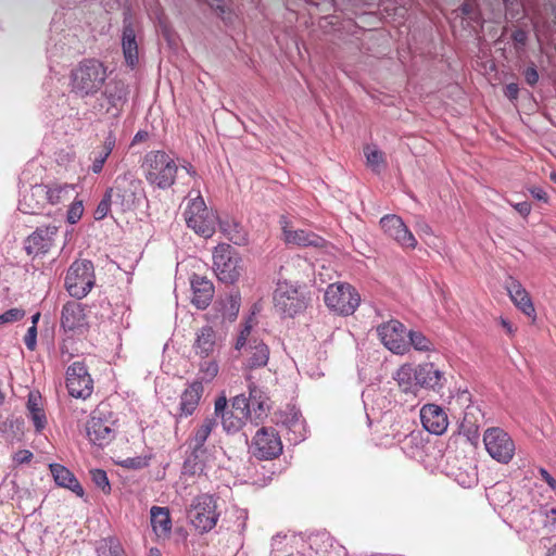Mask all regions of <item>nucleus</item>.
I'll return each instance as SVG.
<instances>
[{"label":"nucleus","instance_id":"1","mask_svg":"<svg viewBox=\"0 0 556 556\" xmlns=\"http://www.w3.org/2000/svg\"><path fill=\"white\" fill-rule=\"evenodd\" d=\"M393 379L403 393L413 395L420 389L440 392L446 383L444 371L431 362L416 366L405 363L394 371Z\"/></svg>","mask_w":556,"mask_h":556},{"label":"nucleus","instance_id":"2","mask_svg":"<svg viewBox=\"0 0 556 556\" xmlns=\"http://www.w3.org/2000/svg\"><path fill=\"white\" fill-rule=\"evenodd\" d=\"M106 77V67L102 62L94 59L84 60L71 72V92L80 98L94 96L104 86Z\"/></svg>","mask_w":556,"mask_h":556},{"label":"nucleus","instance_id":"3","mask_svg":"<svg viewBox=\"0 0 556 556\" xmlns=\"http://www.w3.org/2000/svg\"><path fill=\"white\" fill-rule=\"evenodd\" d=\"M141 169L149 185L164 190L175 184L178 165L169 154L157 150L144 155Z\"/></svg>","mask_w":556,"mask_h":556},{"label":"nucleus","instance_id":"4","mask_svg":"<svg viewBox=\"0 0 556 556\" xmlns=\"http://www.w3.org/2000/svg\"><path fill=\"white\" fill-rule=\"evenodd\" d=\"M191 195L192 191L189 193V197ZM184 215L188 227L195 233L204 238H211L214 235L218 216L216 212L206 206L199 191L189 199Z\"/></svg>","mask_w":556,"mask_h":556},{"label":"nucleus","instance_id":"5","mask_svg":"<svg viewBox=\"0 0 556 556\" xmlns=\"http://www.w3.org/2000/svg\"><path fill=\"white\" fill-rule=\"evenodd\" d=\"M274 302L283 316L294 317L306 309L309 296L302 286L282 280L277 283Z\"/></svg>","mask_w":556,"mask_h":556},{"label":"nucleus","instance_id":"6","mask_svg":"<svg viewBox=\"0 0 556 556\" xmlns=\"http://www.w3.org/2000/svg\"><path fill=\"white\" fill-rule=\"evenodd\" d=\"M329 311L339 316H351L361 304L357 290L348 282L330 283L324 294Z\"/></svg>","mask_w":556,"mask_h":556},{"label":"nucleus","instance_id":"7","mask_svg":"<svg viewBox=\"0 0 556 556\" xmlns=\"http://www.w3.org/2000/svg\"><path fill=\"white\" fill-rule=\"evenodd\" d=\"M215 426L216 420L214 418L207 417L194 431V434L190 440L192 453L184 464L185 473L194 476L204 472L205 463L202 459V456L205 454L204 444Z\"/></svg>","mask_w":556,"mask_h":556},{"label":"nucleus","instance_id":"8","mask_svg":"<svg viewBox=\"0 0 556 556\" xmlns=\"http://www.w3.org/2000/svg\"><path fill=\"white\" fill-rule=\"evenodd\" d=\"M218 518L217 503L213 496L203 494L192 501L189 519L199 533L211 531L216 526Z\"/></svg>","mask_w":556,"mask_h":556},{"label":"nucleus","instance_id":"9","mask_svg":"<svg viewBox=\"0 0 556 556\" xmlns=\"http://www.w3.org/2000/svg\"><path fill=\"white\" fill-rule=\"evenodd\" d=\"M85 429L89 442L99 447L108 445L115 438L116 430L111 413L101 408L92 412Z\"/></svg>","mask_w":556,"mask_h":556},{"label":"nucleus","instance_id":"10","mask_svg":"<svg viewBox=\"0 0 556 556\" xmlns=\"http://www.w3.org/2000/svg\"><path fill=\"white\" fill-rule=\"evenodd\" d=\"M94 283L93 266L89 261H76L67 270L65 287L77 299L85 298Z\"/></svg>","mask_w":556,"mask_h":556},{"label":"nucleus","instance_id":"11","mask_svg":"<svg viewBox=\"0 0 556 556\" xmlns=\"http://www.w3.org/2000/svg\"><path fill=\"white\" fill-rule=\"evenodd\" d=\"M484 447L491 458L500 464H508L515 456V443L507 432L497 427L483 433Z\"/></svg>","mask_w":556,"mask_h":556},{"label":"nucleus","instance_id":"12","mask_svg":"<svg viewBox=\"0 0 556 556\" xmlns=\"http://www.w3.org/2000/svg\"><path fill=\"white\" fill-rule=\"evenodd\" d=\"M213 267L217 278L233 283L240 276V257L228 244H219L213 252Z\"/></svg>","mask_w":556,"mask_h":556},{"label":"nucleus","instance_id":"13","mask_svg":"<svg viewBox=\"0 0 556 556\" xmlns=\"http://www.w3.org/2000/svg\"><path fill=\"white\" fill-rule=\"evenodd\" d=\"M381 343L392 353L404 355L409 350L406 342V329L402 323L390 319L377 327Z\"/></svg>","mask_w":556,"mask_h":556},{"label":"nucleus","instance_id":"14","mask_svg":"<svg viewBox=\"0 0 556 556\" xmlns=\"http://www.w3.org/2000/svg\"><path fill=\"white\" fill-rule=\"evenodd\" d=\"M66 387L73 397L85 400L91 395L93 381L84 363L75 362L67 368Z\"/></svg>","mask_w":556,"mask_h":556},{"label":"nucleus","instance_id":"15","mask_svg":"<svg viewBox=\"0 0 556 556\" xmlns=\"http://www.w3.org/2000/svg\"><path fill=\"white\" fill-rule=\"evenodd\" d=\"M380 226L383 232L402 248L415 249L417 247L416 238L400 216L386 215L380 219Z\"/></svg>","mask_w":556,"mask_h":556},{"label":"nucleus","instance_id":"16","mask_svg":"<svg viewBox=\"0 0 556 556\" xmlns=\"http://www.w3.org/2000/svg\"><path fill=\"white\" fill-rule=\"evenodd\" d=\"M253 446L254 455L263 459L277 457L282 452L280 437L274 429H260L253 439Z\"/></svg>","mask_w":556,"mask_h":556},{"label":"nucleus","instance_id":"17","mask_svg":"<svg viewBox=\"0 0 556 556\" xmlns=\"http://www.w3.org/2000/svg\"><path fill=\"white\" fill-rule=\"evenodd\" d=\"M282 239L288 245L296 247H323L325 240L318 235L300 228H294L291 223L281 217Z\"/></svg>","mask_w":556,"mask_h":556},{"label":"nucleus","instance_id":"18","mask_svg":"<svg viewBox=\"0 0 556 556\" xmlns=\"http://www.w3.org/2000/svg\"><path fill=\"white\" fill-rule=\"evenodd\" d=\"M61 326L67 332L84 333L89 324L84 306L75 301L67 302L61 314Z\"/></svg>","mask_w":556,"mask_h":556},{"label":"nucleus","instance_id":"19","mask_svg":"<svg viewBox=\"0 0 556 556\" xmlns=\"http://www.w3.org/2000/svg\"><path fill=\"white\" fill-rule=\"evenodd\" d=\"M422 427L434 435H442L448 428V417L445 410L437 404H425L419 412Z\"/></svg>","mask_w":556,"mask_h":556},{"label":"nucleus","instance_id":"20","mask_svg":"<svg viewBox=\"0 0 556 556\" xmlns=\"http://www.w3.org/2000/svg\"><path fill=\"white\" fill-rule=\"evenodd\" d=\"M136 188L137 180L131 173H125L119 175L108 193L115 192L119 203L124 210H129L135 205L136 202Z\"/></svg>","mask_w":556,"mask_h":556},{"label":"nucleus","instance_id":"21","mask_svg":"<svg viewBox=\"0 0 556 556\" xmlns=\"http://www.w3.org/2000/svg\"><path fill=\"white\" fill-rule=\"evenodd\" d=\"M55 233L56 227L54 226L37 229L27 239V253L34 256L47 253L53 244Z\"/></svg>","mask_w":556,"mask_h":556},{"label":"nucleus","instance_id":"22","mask_svg":"<svg viewBox=\"0 0 556 556\" xmlns=\"http://www.w3.org/2000/svg\"><path fill=\"white\" fill-rule=\"evenodd\" d=\"M121 46L126 65L135 68L139 63V46L130 22H124Z\"/></svg>","mask_w":556,"mask_h":556},{"label":"nucleus","instance_id":"23","mask_svg":"<svg viewBox=\"0 0 556 556\" xmlns=\"http://www.w3.org/2000/svg\"><path fill=\"white\" fill-rule=\"evenodd\" d=\"M216 346V331L212 326H203L197 330L192 345L193 352L197 356L200 358H208L213 355Z\"/></svg>","mask_w":556,"mask_h":556},{"label":"nucleus","instance_id":"24","mask_svg":"<svg viewBox=\"0 0 556 556\" xmlns=\"http://www.w3.org/2000/svg\"><path fill=\"white\" fill-rule=\"evenodd\" d=\"M507 292L513 301V303L528 317L535 320L536 313L533 305V302L530 298L528 291L522 287V285L515 279H511L507 286Z\"/></svg>","mask_w":556,"mask_h":556},{"label":"nucleus","instance_id":"25","mask_svg":"<svg viewBox=\"0 0 556 556\" xmlns=\"http://www.w3.org/2000/svg\"><path fill=\"white\" fill-rule=\"evenodd\" d=\"M192 304L199 308H206L214 295V287L205 277L194 275L191 279Z\"/></svg>","mask_w":556,"mask_h":556},{"label":"nucleus","instance_id":"26","mask_svg":"<svg viewBox=\"0 0 556 556\" xmlns=\"http://www.w3.org/2000/svg\"><path fill=\"white\" fill-rule=\"evenodd\" d=\"M151 527L157 539H168L172 533V518L167 507L152 506L150 509Z\"/></svg>","mask_w":556,"mask_h":556},{"label":"nucleus","instance_id":"27","mask_svg":"<svg viewBox=\"0 0 556 556\" xmlns=\"http://www.w3.org/2000/svg\"><path fill=\"white\" fill-rule=\"evenodd\" d=\"M249 391V402L252 412L251 421L257 424L260 420H263L269 412V397L253 382L250 383Z\"/></svg>","mask_w":556,"mask_h":556},{"label":"nucleus","instance_id":"28","mask_svg":"<svg viewBox=\"0 0 556 556\" xmlns=\"http://www.w3.org/2000/svg\"><path fill=\"white\" fill-rule=\"evenodd\" d=\"M46 185H35L23 194L18 208L25 214H36L46 204Z\"/></svg>","mask_w":556,"mask_h":556},{"label":"nucleus","instance_id":"29","mask_svg":"<svg viewBox=\"0 0 556 556\" xmlns=\"http://www.w3.org/2000/svg\"><path fill=\"white\" fill-rule=\"evenodd\" d=\"M269 348L263 341H255L244 351V369L253 370L265 367L269 361Z\"/></svg>","mask_w":556,"mask_h":556},{"label":"nucleus","instance_id":"30","mask_svg":"<svg viewBox=\"0 0 556 556\" xmlns=\"http://www.w3.org/2000/svg\"><path fill=\"white\" fill-rule=\"evenodd\" d=\"M49 468L56 484L70 489L79 497L84 496V489L72 471L61 464H50Z\"/></svg>","mask_w":556,"mask_h":556},{"label":"nucleus","instance_id":"31","mask_svg":"<svg viewBox=\"0 0 556 556\" xmlns=\"http://www.w3.org/2000/svg\"><path fill=\"white\" fill-rule=\"evenodd\" d=\"M203 393V384L200 381H193L181 394L180 412L185 416H190L197 409Z\"/></svg>","mask_w":556,"mask_h":556},{"label":"nucleus","instance_id":"32","mask_svg":"<svg viewBox=\"0 0 556 556\" xmlns=\"http://www.w3.org/2000/svg\"><path fill=\"white\" fill-rule=\"evenodd\" d=\"M219 229L223 235L235 244L240 245L247 242V232L240 224L232 218L220 220Z\"/></svg>","mask_w":556,"mask_h":556},{"label":"nucleus","instance_id":"33","mask_svg":"<svg viewBox=\"0 0 556 556\" xmlns=\"http://www.w3.org/2000/svg\"><path fill=\"white\" fill-rule=\"evenodd\" d=\"M254 319L253 317H250L243 327L240 329L236 342H235V350L242 351L247 350L250 344H254L255 341H261L255 337V333L253 331L254 329Z\"/></svg>","mask_w":556,"mask_h":556},{"label":"nucleus","instance_id":"34","mask_svg":"<svg viewBox=\"0 0 556 556\" xmlns=\"http://www.w3.org/2000/svg\"><path fill=\"white\" fill-rule=\"evenodd\" d=\"M74 190V186L72 185H46V203H50L52 205L58 204L65 199L68 198L71 191Z\"/></svg>","mask_w":556,"mask_h":556},{"label":"nucleus","instance_id":"35","mask_svg":"<svg viewBox=\"0 0 556 556\" xmlns=\"http://www.w3.org/2000/svg\"><path fill=\"white\" fill-rule=\"evenodd\" d=\"M219 366L215 359H205L199 364V380L203 382H212L218 375Z\"/></svg>","mask_w":556,"mask_h":556},{"label":"nucleus","instance_id":"36","mask_svg":"<svg viewBox=\"0 0 556 556\" xmlns=\"http://www.w3.org/2000/svg\"><path fill=\"white\" fill-rule=\"evenodd\" d=\"M367 166L370 167L372 170H380L384 164V155L382 151H380L376 146H368L364 150Z\"/></svg>","mask_w":556,"mask_h":556},{"label":"nucleus","instance_id":"37","mask_svg":"<svg viewBox=\"0 0 556 556\" xmlns=\"http://www.w3.org/2000/svg\"><path fill=\"white\" fill-rule=\"evenodd\" d=\"M409 339V343L416 351L419 352H431L434 351L433 343L420 331H409L406 333Z\"/></svg>","mask_w":556,"mask_h":556},{"label":"nucleus","instance_id":"38","mask_svg":"<svg viewBox=\"0 0 556 556\" xmlns=\"http://www.w3.org/2000/svg\"><path fill=\"white\" fill-rule=\"evenodd\" d=\"M220 419L223 428L227 432H236L242 428L245 417H242L241 414H236L233 410H228Z\"/></svg>","mask_w":556,"mask_h":556},{"label":"nucleus","instance_id":"39","mask_svg":"<svg viewBox=\"0 0 556 556\" xmlns=\"http://www.w3.org/2000/svg\"><path fill=\"white\" fill-rule=\"evenodd\" d=\"M231 406L235 412H239L247 420H251L252 412L250 402L243 394L235 396L231 401Z\"/></svg>","mask_w":556,"mask_h":556},{"label":"nucleus","instance_id":"40","mask_svg":"<svg viewBox=\"0 0 556 556\" xmlns=\"http://www.w3.org/2000/svg\"><path fill=\"white\" fill-rule=\"evenodd\" d=\"M91 480L93 483L103 491V493L109 494L111 492V485L109 482L108 475L102 469H92L90 470Z\"/></svg>","mask_w":556,"mask_h":556},{"label":"nucleus","instance_id":"41","mask_svg":"<svg viewBox=\"0 0 556 556\" xmlns=\"http://www.w3.org/2000/svg\"><path fill=\"white\" fill-rule=\"evenodd\" d=\"M543 528L549 532L556 534V508L545 509L542 514Z\"/></svg>","mask_w":556,"mask_h":556},{"label":"nucleus","instance_id":"42","mask_svg":"<svg viewBox=\"0 0 556 556\" xmlns=\"http://www.w3.org/2000/svg\"><path fill=\"white\" fill-rule=\"evenodd\" d=\"M148 463H149V460L144 456L128 457V458H125V459L118 462V464L122 467L130 468V469L142 468V467L147 466Z\"/></svg>","mask_w":556,"mask_h":556},{"label":"nucleus","instance_id":"43","mask_svg":"<svg viewBox=\"0 0 556 556\" xmlns=\"http://www.w3.org/2000/svg\"><path fill=\"white\" fill-rule=\"evenodd\" d=\"M84 207L81 201L73 202L67 211V220L71 224H76L83 216Z\"/></svg>","mask_w":556,"mask_h":556},{"label":"nucleus","instance_id":"44","mask_svg":"<svg viewBox=\"0 0 556 556\" xmlns=\"http://www.w3.org/2000/svg\"><path fill=\"white\" fill-rule=\"evenodd\" d=\"M24 315H25V312L23 309L11 308V309L7 311L5 313H3L2 315H0V325L18 320V319L23 318Z\"/></svg>","mask_w":556,"mask_h":556},{"label":"nucleus","instance_id":"45","mask_svg":"<svg viewBox=\"0 0 556 556\" xmlns=\"http://www.w3.org/2000/svg\"><path fill=\"white\" fill-rule=\"evenodd\" d=\"M30 414V418L34 422L36 431L40 432L47 424V418L42 409H34Z\"/></svg>","mask_w":556,"mask_h":556},{"label":"nucleus","instance_id":"46","mask_svg":"<svg viewBox=\"0 0 556 556\" xmlns=\"http://www.w3.org/2000/svg\"><path fill=\"white\" fill-rule=\"evenodd\" d=\"M110 193H106L105 198L98 204L94 217L96 219H103L110 211Z\"/></svg>","mask_w":556,"mask_h":556},{"label":"nucleus","instance_id":"47","mask_svg":"<svg viewBox=\"0 0 556 556\" xmlns=\"http://www.w3.org/2000/svg\"><path fill=\"white\" fill-rule=\"evenodd\" d=\"M25 344L28 350L34 351L37 345V327L31 326L26 336H25Z\"/></svg>","mask_w":556,"mask_h":556},{"label":"nucleus","instance_id":"48","mask_svg":"<svg viewBox=\"0 0 556 556\" xmlns=\"http://www.w3.org/2000/svg\"><path fill=\"white\" fill-rule=\"evenodd\" d=\"M227 404H228V401H227V397L226 395L223 393L222 395L218 396V399L215 401V405H214V414L215 416L217 417H222L227 410Z\"/></svg>","mask_w":556,"mask_h":556},{"label":"nucleus","instance_id":"49","mask_svg":"<svg viewBox=\"0 0 556 556\" xmlns=\"http://www.w3.org/2000/svg\"><path fill=\"white\" fill-rule=\"evenodd\" d=\"M33 453L28 450H20L13 456V460L17 465L29 463Z\"/></svg>","mask_w":556,"mask_h":556},{"label":"nucleus","instance_id":"50","mask_svg":"<svg viewBox=\"0 0 556 556\" xmlns=\"http://www.w3.org/2000/svg\"><path fill=\"white\" fill-rule=\"evenodd\" d=\"M27 407L29 413H33L34 409H41L40 407V395L37 393H29Z\"/></svg>","mask_w":556,"mask_h":556},{"label":"nucleus","instance_id":"51","mask_svg":"<svg viewBox=\"0 0 556 556\" xmlns=\"http://www.w3.org/2000/svg\"><path fill=\"white\" fill-rule=\"evenodd\" d=\"M106 156L105 154H102L101 152L99 153V155L93 160V163H92V166H91V169L94 174H99L102 168H103V165L106 161Z\"/></svg>","mask_w":556,"mask_h":556},{"label":"nucleus","instance_id":"52","mask_svg":"<svg viewBox=\"0 0 556 556\" xmlns=\"http://www.w3.org/2000/svg\"><path fill=\"white\" fill-rule=\"evenodd\" d=\"M114 147H115V137L113 134H109V136L106 137V139L104 141L103 151L101 153L105 154V156L109 157V155L113 151Z\"/></svg>","mask_w":556,"mask_h":556},{"label":"nucleus","instance_id":"53","mask_svg":"<svg viewBox=\"0 0 556 556\" xmlns=\"http://www.w3.org/2000/svg\"><path fill=\"white\" fill-rule=\"evenodd\" d=\"M525 78L529 85H534L539 80V74L534 67H529L525 72Z\"/></svg>","mask_w":556,"mask_h":556},{"label":"nucleus","instance_id":"54","mask_svg":"<svg viewBox=\"0 0 556 556\" xmlns=\"http://www.w3.org/2000/svg\"><path fill=\"white\" fill-rule=\"evenodd\" d=\"M541 477L544 479V481L548 484V486L555 491L556 490V480L548 473V471L545 468H540L539 470Z\"/></svg>","mask_w":556,"mask_h":556},{"label":"nucleus","instance_id":"55","mask_svg":"<svg viewBox=\"0 0 556 556\" xmlns=\"http://www.w3.org/2000/svg\"><path fill=\"white\" fill-rule=\"evenodd\" d=\"M518 92L519 88L516 84H509L505 88V96L510 100L517 99Z\"/></svg>","mask_w":556,"mask_h":556},{"label":"nucleus","instance_id":"56","mask_svg":"<svg viewBox=\"0 0 556 556\" xmlns=\"http://www.w3.org/2000/svg\"><path fill=\"white\" fill-rule=\"evenodd\" d=\"M515 210L522 216H528L531 212V205L528 202H520L514 205Z\"/></svg>","mask_w":556,"mask_h":556},{"label":"nucleus","instance_id":"57","mask_svg":"<svg viewBox=\"0 0 556 556\" xmlns=\"http://www.w3.org/2000/svg\"><path fill=\"white\" fill-rule=\"evenodd\" d=\"M108 556H124V551L117 543H111Z\"/></svg>","mask_w":556,"mask_h":556},{"label":"nucleus","instance_id":"58","mask_svg":"<svg viewBox=\"0 0 556 556\" xmlns=\"http://www.w3.org/2000/svg\"><path fill=\"white\" fill-rule=\"evenodd\" d=\"M531 194L538 199V200H541V201H544L546 202L547 201V194L546 192L541 189V188H533L531 189Z\"/></svg>","mask_w":556,"mask_h":556},{"label":"nucleus","instance_id":"59","mask_svg":"<svg viewBox=\"0 0 556 556\" xmlns=\"http://www.w3.org/2000/svg\"><path fill=\"white\" fill-rule=\"evenodd\" d=\"M513 38L517 43L525 45L527 40L526 31L519 29L513 34Z\"/></svg>","mask_w":556,"mask_h":556},{"label":"nucleus","instance_id":"60","mask_svg":"<svg viewBox=\"0 0 556 556\" xmlns=\"http://www.w3.org/2000/svg\"><path fill=\"white\" fill-rule=\"evenodd\" d=\"M229 302H230L229 318L233 319L237 316L238 312H239V304H238L237 301H235L232 299Z\"/></svg>","mask_w":556,"mask_h":556},{"label":"nucleus","instance_id":"61","mask_svg":"<svg viewBox=\"0 0 556 556\" xmlns=\"http://www.w3.org/2000/svg\"><path fill=\"white\" fill-rule=\"evenodd\" d=\"M148 137V132L146 131H138L134 137V142L142 141Z\"/></svg>","mask_w":556,"mask_h":556},{"label":"nucleus","instance_id":"62","mask_svg":"<svg viewBox=\"0 0 556 556\" xmlns=\"http://www.w3.org/2000/svg\"><path fill=\"white\" fill-rule=\"evenodd\" d=\"M501 325L506 329V331L508 333H513L514 332L513 326L507 320L502 319L501 320Z\"/></svg>","mask_w":556,"mask_h":556},{"label":"nucleus","instance_id":"63","mask_svg":"<svg viewBox=\"0 0 556 556\" xmlns=\"http://www.w3.org/2000/svg\"><path fill=\"white\" fill-rule=\"evenodd\" d=\"M184 168L186 169L187 174L190 175L191 177H198L195 169L191 165L185 166Z\"/></svg>","mask_w":556,"mask_h":556},{"label":"nucleus","instance_id":"64","mask_svg":"<svg viewBox=\"0 0 556 556\" xmlns=\"http://www.w3.org/2000/svg\"><path fill=\"white\" fill-rule=\"evenodd\" d=\"M545 556H556V543L551 548H548Z\"/></svg>","mask_w":556,"mask_h":556}]
</instances>
